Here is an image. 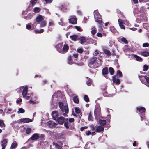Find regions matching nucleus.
Returning <instances> with one entry per match:
<instances>
[{
  "label": "nucleus",
  "instance_id": "obj_33",
  "mask_svg": "<svg viewBox=\"0 0 149 149\" xmlns=\"http://www.w3.org/2000/svg\"><path fill=\"white\" fill-rule=\"evenodd\" d=\"M104 53L108 56H110L111 55L110 52L107 49H104Z\"/></svg>",
  "mask_w": 149,
  "mask_h": 149
},
{
  "label": "nucleus",
  "instance_id": "obj_23",
  "mask_svg": "<svg viewBox=\"0 0 149 149\" xmlns=\"http://www.w3.org/2000/svg\"><path fill=\"white\" fill-rule=\"evenodd\" d=\"M78 40H80L81 42V44H83L86 41L85 38L83 36L78 37L77 38Z\"/></svg>",
  "mask_w": 149,
  "mask_h": 149
},
{
  "label": "nucleus",
  "instance_id": "obj_27",
  "mask_svg": "<svg viewBox=\"0 0 149 149\" xmlns=\"http://www.w3.org/2000/svg\"><path fill=\"white\" fill-rule=\"evenodd\" d=\"M17 145V143L16 141H14L11 144L10 148L15 149Z\"/></svg>",
  "mask_w": 149,
  "mask_h": 149
},
{
  "label": "nucleus",
  "instance_id": "obj_50",
  "mask_svg": "<svg viewBox=\"0 0 149 149\" xmlns=\"http://www.w3.org/2000/svg\"><path fill=\"white\" fill-rule=\"evenodd\" d=\"M143 77L146 80L147 82L148 83H149V78L146 76H143Z\"/></svg>",
  "mask_w": 149,
  "mask_h": 149
},
{
  "label": "nucleus",
  "instance_id": "obj_1",
  "mask_svg": "<svg viewBox=\"0 0 149 149\" xmlns=\"http://www.w3.org/2000/svg\"><path fill=\"white\" fill-rule=\"evenodd\" d=\"M94 16L95 18V21L98 23L100 25H102V24L103 23V22L101 17V16L97 10H96L94 11Z\"/></svg>",
  "mask_w": 149,
  "mask_h": 149
},
{
  "label": "nucleus",
  "instance_id": "obj_25",
  "mask_svg": "<svg viewBox=\"0 0 149 149\" xmlns=\"http://www.w3.org/2000/svg\"><path fill=\"white\" fill-rule=\"evenodd\" d=\"M99 123L101 126H104L106 123V121L105 120L100 119L99 121Z\"/></svg>",
  "mask_w": 149,
  "mask_h": 149
},
{
  "label": "nucleus",
  "instance_id": "obj_43",
  "mask_svg": "<svg viewBox=\"0 0 149 149\" xmlns=\"http://www.w3.org/2000/svg\"><path fill=\"white\" fill-rule=\"evenodd\" d=\"M31 132V129L29 127H27L26 130V132L27 134H29Z\"/></svg>",
  "mask_w": 149,
  "mask_h": 149
},
{
  "label": "nucleus",
  "instance_id": "obj_59",
  "mask_svg": "<svg viewBox=\"0 0 149 149\" xmlns=\"http://www.w3.org/2000/svg\"><path fill=\"white\" fill-rule=\"evenodd\" d=\"M79 54L77 53H76L75 54H74L73 56L75 58H78Z\"/></svg>",
  "mask_w": 149,
  "mask_h": 149
},
{
  "label": "nucleus",
  "instance_id": "obj_51",
  "mask_svg": "<svg viewBox=\"0 0 149 149\" xmlns=\"http://www.w3.org/2000/svg\"><path fill=\"white\" fill-rule=\"evenodd\" d=\"M77 51L79 53H81L83 52V49L82 48L78 49L77 50Z\"/></svg>",
  "mask_w": 149,
  "mask_h": 149
},
{
  "label": "nucleus",
  "instance_id": "obj_56",
  "mask_svg": "<svg viewBox=\"0 0 149 149\" xmlns=\"http://www.w3.org/2000/svg\"><path fill=\"white\" fill-rule=\"evenodd\" d=\"M88 128V127H87V126H84V127H82L80 128V130L81 131H83L84 129H87Z\"/></svg>",
  "mask_w": 149,
  "mask_h": 149
},
{
  "label": "nucleus",
  "instance_id": "obj_21",
  "mask_svg": "<svg viewBox=\"0 0 149 149\" xmlns=\"http://www.w3.org/2000/svg\"><path fill=\"white\" fill-rule=\"evenodd\" d=\"M71 124L70 123L68 122V119L67 118L65 121V123H64V126L67 129H68L69 127L71 126Z\"/></svg>",
  "mask_w": 149,
  "mask_h": 149
},
{
  "label": "nucleus",
  "instance_id": "obj_34",
  "mask_svg": "<svg viewBox=\"0 0 149 149\" xmlns=\"http://www.w3.org/2000/svg\"><path fill=\"white\" fill-rule=\"evenodd\" d=\"M110 29L111 31L113 33H116L117 31L114 27L113 26H111L110 27Z\"/></svg>",
  "mask_w": 149,
  "mask_h": 149
},
{
  "label": "nucleus",
  "instance_id": "obj_20",
  "mask_svg": "<svg viewBox=\"0 0 149 149\" xmlns=\"http://www.w3.org/2000/svg\"><path fill=\"white\" fill-rule=\"evenodd\" d=\"M69 22L72 24H76L77 23L76 18H72L69 19Z\"/></svg>",
  "mask_w": 149,
  "mask_h": 149
},
{
  "label": "nucleus",
  "instance_id": "obj_28",
  "mask_svg": "<svg viewBox=\"0 0 149 149\" xmlns=\"http://www.w3.org/2000/svg\"><path fill=\"white\" fill-rule=\"evenodd\" d=\"M141 54L144 56L146 57L149 56V53L147 52L144 51L141 52Z\"/></svg>",
  "mask_w": 149,
  "mask_h": 149
},
{
  "label": "nucleus",
  "instance_id": "obj_46",
  "mask_svg": "<svg viewBox=\"0 0 149 149\" xmlns=\"http://www.w3.org/2000/svg\"><path fill=\"white\" fill-rule=\"evenodd\" d=\"M74 28L78 31L81 32L82 31V30L81 29V28L79 26H75Z\"/></svg>",
  "mask_w": 149,
  "mask_h": 149
},
{
  "label": "nucleus",
  "instance_id": "obj_47",
  "mask_svg": "<svg viewBox=\"0 0 149 149\" xmlns=\"http://www.w3.org/2000/svg\"><path fill=\"white\" fill-rule=\"evenodd\" d=\"M26 28L29 30H30L31 28V26L29 24H28L26 25Z\"/></svg>",
  "mask_w": 149,
  "mask_h": 149
},
{
  "label": "nucleus",
  "instance_id": "obj_7",
  "mask_svg": "<svg viewBox=\"0 0 149 149\" xmlns=\"http://www.w3.org/2000/svg\"><path fill=\"white\" fill-rule=\"evenodd\" d=\"M95 68L98 67L102 65V61L101 59H99V57L97 59H95Z\"/></svg>",
  "mask_w": 149,
  "mask_h": 149
},
{
  "label": "nucleus",
  "instance_id": "obj_29",
  "mask_svg": "<svg viewBox=\"0 0 149 149\" xmlns=\"http://www.w3.org/2000/svg\"><path fill=\"white\" fill-rule=\"evenodd\" d=\"M73 100L74 103L78 104L79 103V100L77 96H75L73 97Z\"/></svg>",
  "mask_w": 149,
  "mask_h": 149
},
{
  "label": "nucleus",
  "instance_id": "obj_37",
  "mask_svg": "<svg viewBox=\"0 0 149 149\" xmlns=\"http://www.w3.org/2000/svg\"><path fill=\"white\" fill-rule=\"evenodd\" d=\"M40 10V9L39 7H35L33 9V12L35 13H38Z\"/></svg>",
  "mask_w": 149,
  "mask_h": 149
},
{
  "label": "nucleus",
  "instance_id": "obj_53",
  "mask_svg": "<svg viewBox=\"0 0 149 149\" xmlns=\"http://www.w3.org/2000/svg\"><path fill=\"white\" fill-rule=\"evenodd\" d=\"M69 121L70 123H72L74 121V119L73 118H70L68 120Z\"/></svg>",
  "mask_w": 149,
  "mask_h": 149
},
{
  "label": "nucleus",
  "instance_id": "obj_60",
  "mask_svg": "<svg viewBox=\"0 0 149 149\" xmlns=\"http://www.w3.org/2000/svg\"><path fill=\"white\" fill-rule=\"evenodd\" d=\"M116 54L115 53V51L114 49H112V51L111 55L112 56H115Z\"/></svg>",
  "mask_w": 149,
  "mask_h": 149
},
{
  "label": "nucleus",
  "instance_id": "obj_22",
  "mask_svg": "<svg viewBox=\"0 0 149 149\" xmlns=\"http://www.w3.org/2000/svg\"><path fill=\"white\" fill-rule=\"evenodd\" d=\"M94 58L93 57L94 59H97V58H98V56L100 55V53L99 52H98L97 50H96L94 52Z\"/></svg>",
  "mask_w": 149,
  "mask_h": 149
},
{
  "label": "nucleus",
  "instance_id": "obj_26",
  "mask_svg": "<svg viewBox=\"0 0 149 149\" xmlns=\"http://www.w3.org/2000/svg\"><path fill=\"white\" fill-rule=\"evenodd\" d=\"M7 139H3V140L1 141V146H6L7 145Z\"/></svg>",
  "mask_w": 149,
  "mask_h": 149
},
{
  "label": "nucleus",
  "instance_id": "obj_4",
  "mask_svg": "<svg viewBox=\"0 0 149 149\" xmlns=\"http://www.w3.org/2000/svg\"><path fill=\"white\" fill-rule=\"evenodd\" d=\"M67 118L63 116H60L58 117V118L56 120L59 124L63 125L65 123Z\"/></svg>",
  "mask_w": 149,
  "mask_h": 149
},
{
  "label": "nucleus",
  "instance_id": "obj_11",
  "mask_svg": "<svg viewBox=\"0 0 149 149\" xmlns=\"http://www.w3.org/2000/svg\"><path fill=\"white\" fill-rule=\"evenodd\" d=\"M62 44L61 43H60L56 45L55 46V47L58 52L61 53L62 50Z\"/></svg>",
  "mask_w": 149,
  "mask_h": 149
},
{
  "label": "nucleus",
  "instance_id": "obj_62",
  "mask_svg": "<svg viewBox=\"0 0 149 149\" xmlns=\"http://www.w3.org/2000/svg\"><path fill=\"white\" fill-rule=\"evenodd\" d=\"M22 100L21 98L19 99V100H17L16 102L17 104H19L20 102H22Z\"/></svg>",
  "mask_w": 149,
  "mask_h": 149
},
{
  "label": "nucleus",
  "instance_id": "obj_5",
  "mask_svg": "<svg viewBox=\"0 0 149 149\" xmlns=\"http://www.w3.org/2000/svg\"><path fill=\"white\" fill-rule=\"evenodd\" d=\"M136 109L139 114L143 115L144 114L146 111V109L145 107H137Z\"/></svg>",
  "mask_w": 149,
  "mask_h": 149
},
{
  "label": "nucleus",
  "instance_id": "obj_40",
  "mask_svg": "<svg viewBox=\"0 0 149 149\" xmlns=\"http://www.w3.org/2000/svg\"><path fill=\"white\" fill-rule=\"evenodd\" d=\"M88 119L89 121H92L93 120V118L92 117V115H91V112H90V113L89 114L88 117Z\"/></svg>",
  "mask_w": 149,
  "mask_h": 149
},
{
  "label": "nucleus",
  "instance_id": "obj_57",
  "mask_svg": "<svg viewBox=\"0 0 149 149\" xmlns=\"http://www.w3.org/2000/svg\"><path fill=\"white\" fill-rule=\"evenodd\" d=\"M97 36L98 37H102V34L101 33H99V32H98L97 34Z\"/></svg>",
  "mask_w": 149,
  "mask_h": 149
},
{
  "label": "nucleus",
  "instance_id": "obj_14",
  "mask_svg": "<svg viewBox=\"0 0 149 149\" xmlns=\"http://www.w3.org/2000/svg\"><path fill=\"white\" fill-rule=\"evenodd\" d=\"M21 122L24 123H27L32 121V120L31 119L28 118H24L21 119L20 120Z\"/></svg>",
  "mask_w": 149,
  "mask_h": 149
},
{
  "label": "nucleus",
  "instance_id": "obj_64",
  "mask_svg": "<svg viewBox=\"0 0 149 149\" xmlns=\"http://www.w3.org/2000/svg\"><path fill=\"white\" fill-rule=\"evenodd\" d=\"M72 57L71 55L69 56L68 58V61H71L72 60Z\"/></svg>",
  "mask_w": 149,
  "mask_h": 149
},
{
  "label": "nucleus",
  "instance_id": "obj_45",
  "mask_svg": "<svg viewBox=\"0 0 149 149\" xmlns=\"http://www.w3.org/2000/svg\"><path fill=\"white\" fill-rule=\"evenodd\" d=\"M143 68V71H146L149 68L148 67L146 64L144 65Z\"/></svg>",
  "mask_w": 149,
  "mask_h": 149
},
{
  "label": "nucleus",
  "instance_id": "obj_36",
  "mask_svg": "<svg viewBox=\"0 0 149 149\" xmlns=\"http://www.w3.org/2000/svg\"><path fill=\"white\" fill-rule=\"evenodd\" d=\"M109 73L111 75H113L114 74V71L113 68L111 67L109 68Z\"/></svg>",
  "mask_w": 149,
  "mask_h": 149
},
{
  "label": "nucleus",
  "instance_id": "obj_19",
  "mask_svg": "<svg viewBox=\"0 0 149 149\" xmlns=\"http://www.w3.org/2000/svg\"><path fill=\"white\" fill-rule=\"evenodd\" d=\"M102 73L103 75L106 77V75L108 74V68L107 67L104 68L102 70Z\"/></svg>",
  "mask_w": 149,
  "mask_h": 149
},
{
  "label": "nucleus",
  "instance_id": "obj_32",
  "mask_svg": "<svg viewBox=\"0 0 149 149\" xmlns=\"http://www.w3.org/2000/svg\"><path fill=\"white\" fill-rule=\"evenodd\" d=\"M44 30L43 29H41L40 30H35L34 32L36 34L41 33L43 32Z\"/></svg>",
  "mask_w": 149,
  "mask_h": 149
},
{
  "label": "nucleus",
  "instance_id": "obj_31",
  "mask_svg": "<svg viewBox=\"0 0 149 149\" xmlns=\"http://www.w3.org/2000/svg\"><path fill=\"white\" fill-rule=\"evenodd\" d=\"M134 57L136 58V59L137 61H142L143 60L142 58L136 55H134Z\"/></svg>",
  "mask_w": 149,
  "mask_h": 149
},
{
  "label": "nucleus",
  "instance_id": "obj_2",
  "mask_svg": "<svg viewBox=\"0 0 149 149\" xmlns=\"http://www.w3.org/2000/svg\"><path fill=\"white\" fill-rule=\"evenodd\" d=\"M59 107L62 112H65L66 113H68L69 111L68 107V105L64 106L63 104L61 102L58 103Z\"/></svg>",
  "mask_w": 149,
  "mask_h": 149
},
{
  "label": "nucleus",
  "instance_id": "obj_6",
  "mask_svg": "<svg viewBox=\"0 0 149 149\" xmlns=\"http://www.w3.org/2000/svg\"><path fill=\"white\" fill-rule=\"evenodd\" d=\"M39 136L38 134L35 133L33 134L31 137L28 140V141H30L31 140H35L39 138Z\"/></svg>",
  "mask_w": 149,
  "mask_h": 149
},
{
  "label": "nucleus",
  "instance_id": "obj_63",
  "mask_svg": "<svg viewBox=\"0 0 149 149\" xmlns=\"http://www.w3.org/2000/svg\"><path fill=\"white\" fill-rule=\"evenodd\" d=\"M106 89H107V87L105 86H102V88H101V89L103 91H105V90H106Z\"/></svg>",
  "mask_w": 149,
  "mask_h": 149
},
{
  "label": "nucleus",
  "instance_id": "obj_55",
  "mask_svg": "<svg viewBox=\"0 0 149 149\" xmlns=\"http://www.w3.org/2000/svg\"><path fill=\"white\" fill-rule=\"evenodd\" d=\"M53 0H44L46 3H50Z\"/></svg>",
  "mask_w": 149,
  "mask_h": 149
},
{
  "label": "nucleus",
  "instance_id": "obj_41",
  "mask_svg": "<svg viewBox=\"0 0 149 149\" xmlns=\"http://www.w3.org/2000/svg\"><path fill=\"white\" fill-rule=\"evenodd\" d=\"M117 74L118 76L119 77H121L122 76L123 74L121 72L120 70H118L117 71Z\"/></svg>",
  "mask_w": 149,
  "mask_h": 149
},
{
  "label": "nucleus",
  "instance_id": "obj_58",
  "mask_svg": "<svg viewBox=\"0 0 149 149\" xmlns=\"http://www.w3.org/2000/svg\"><path fill=\"white\" fill-rule=\"evenodd\" d=\"M90 127L92 129V131H94L95 130V128L94 126L93 125H91L90 126Z\"/></svg>",
  "mask_w": 149,
  "mask_h": 149
},
{
  "label": "nucleus",
  "instance_id": "obj_30",
  "mask_svg": "<svg viewBox=\"0 0 149 149\" xmlns=\"http://www.w3.org/2000/svg\"><path fill=\"white\" fill-rule=\"evenodd\" d=\"M6 125L3 120H0V127L1 128H4Z\"/></svg>",
  "mask_w": 149,
  "mask_h": 149
},
{
  "label": "nucleus",
  "instance_id": "obj_52",
  "mask_svg": "<svg viewBox=\"0 0 149 149\" xmlns=\"http://www.w3.org/2000/svg\"><path fill=\"white\" fill-rule=\"evenodd\" d=\"M86 84L88 86H90L91 85L92 82L91 80H88L87 81Z\"/></svg>",
  "mask_w": 149,
  "mask_h": 149
},
{
  "label": "nucleus",
  "instance_id": "obj_38",
  "mask_svg": "<svg viewBox=\"0 0 149 149\" xmlns=\"http://www.w3.org/2000/svg\"><path fill=\"white\" fill-rule=\"evenodd\" d=\"M84 100L86 102H88L89 101V99L88 96L85 95L84 96Z\"/></svg>",
  "mask_w": 149,
  "mask_h": 149
},
{
  "label": "nucleus",
  "instance_id": "obj_12",
  "mask_svg": "<svg viewBox=\"0 0 149 149\" xmlns=\"http://www.w3.org/2000/svg\"><path fill=\"white\" fill-rule=\"evenodd\" d=\"M112 80L113 82L116 85H119L120 84V81L119 79H116L115 76H113Z\"/></svg>",
  "mask_w": 149,
  "mask_h": 149
},
{
  "label": "nucleus",
  "instance_id": "obj_9",
  "mask_svg": "<svg viewBox=\"0 0 149 149\" xmlns=\"http://www.w3.org/2000/svg\"><path fill=\"white\" fill-rule=\"evenodd\" d=\"M69 49V46L68 44L65 43L63 46L61 53H66L68 50Z\"/></svg>",
  "mask_w": 149,
  "mask_h": 149
},
{
  "label": "nucleus",
  "instance_id": "obj_24",
  "mask_svg": "<svg viewBox=\"0 0 149 149\" xmlns=\"http://www.w3.org/2000/svg\"><path fill=\"white\" fill-rule=\"evenodd\" d=\"M78 35H74L70 36V38L71 40L73 41H75L77 40V39L78 38Z\"/></svg>",
  "mask_w": 149,
  "mask_h": 149
},
{
  "label": "nucleus",
  "instance_id": "obj_18",
  "mask_svg": "<svg viewBox=\"0 0 149 149\" xmlns=\"http://www.w3.org/2000/svg\"><path fill=\"white\" fill-rule=\"evenodd\" d=\"M118 21L120 28L125 30V27L123 24L122 20L121 19H119L118 20Z\"/></svg>",
  "mask_w": 149,
  "mask_h": 149
},
{
  "label": "nucleus",
  "instance_id": "obj_15",
  "mask_svg": "<svg viewBox=\"0 0 149 149\" xmlns=\"http://www.w3.org/2000/svg\"><path fill=\"white\" fill-rule=\"evenodd\" d=\"M95 59L93 60H91L88 63V66L89 67L93 68H95Z\"/></svg>",
  "mask_w": 149,
  "mask_h": 149
},
{
  "label": "nucleus",
  "instance_id": "obj_39",
  "mask_svg": "<svg viewBox=\"0 0 149 149\" xmlns=\"http://www.w3.org/2000/svg\"><path fill=\"white\" fill-rule=\"evenodd\" d=\"M75 113L77 114L80 113L81 112V110L78 107H76L74 109Z\"/></svg>",
  "mask_w": 149,
  "mask_h": 149
},
{
  "label": "nucleus",
  "instance_id": "obj_49",
  "mask_svg": "<svg viewBox=\"0 0 149 149\" xmlns=\"http://www.w3.org/2000/svg\"><path fill=\"white\" fill-rule=\"evenodd\" d=\"M143 47H146L149 46V44L148 43H145L143 44Z\"/></svg>",
  "mask_w": 149,
  "mask_h": 149
},
{
  "label": "nucleus",
  "instance_id": "obj_16",
  "mask_svg": "<svg viewBox=\"0 0 149 149\" xmlns=\"http://www.w3.org/2000/svg\"><path fill=\"white\" fill-rule=\"evenodd\" d=\"M28 91L27 86H26L24 88L22 91V95L23 97H25L26 96Z\"/></svg>",
  "mask_w": 149,
  "mask_h": 149
},
{
  "label": "nucleus",
  "instance_id": "obj_61",
  "mask_svg": "<svg viewBox=\"0 0 149 149\" xmlns=\"http://www.w3.org/2000/svg\"><path fill=\"white\" fill-rule=\"evenodd\" d=\"M91 132L90 131H86V135L87 136H89L91 134Z\"/></svg>",
  "mask_w": 149,
  "mask_h": 149
},
{
  "label": "nucleus",
  "instance_id": "obj_54",
  "mask_svg": "<svg viewBox=\"0 0 149 149\" xmlns=\"http://www.w3.org/2000/svg\"><path fill=\"white\" fill-rule=\"evenodd\" d=\"M54 25V24L53 22H49V27L51 26H53Z\"/></svg>",
  "mask_w": 149,
  "mask_h": 149
},
{
  "label": "nucleus",
  "instance_id": "obj_35",
  "mask_svg": "<svg viewBox=\"0 0 149 149\" xmlns=\"http://www.w3.org/2000/svg\"><path fill=\"white\" fill-rule=\"evenodd\" d=\"M25 111L22 108H19L18 109V111H17V113L18 114L20 113H24Z\"/></svg>",
  "mask_w": 149,
  "mask_h": 149
},
{
  "label": "nucleus",
  "instance_id": "obj_13",
  "mask_svg": "<svg viewBox=\"0 0 149 149\" xmlns=\"http://www.w3.org/2000/svg\"><path fill=\"white\" fill-rule=\"evenodd\" d=\"M47 123L49 127L50 128L55 127L56 125V124L54 122L51 121H48L47 122Z\"/></svg>",
  "mask_w": 149,
  "mask_h": 149
},
{
  "label": "nucleus",
  "instance_id": "obj_3",
  "mask_svg": "<svg viewBox=\"0 0 149 149\" xmlns=\"http://www.w3.org/2000/svg\"><path fill=\"white\" fill-rule=\"evenodd\" d=\"M44 19L42 16L41 15H39L37 16L34 20V22L33 24H32V25H33L40 23V22H42Z\"/></svg>",
  "mask_w": 149,
  "mask_h": 149
},
{
  "label": "nucleus",
  "instance_id": "obj_17",
  "mask_svg": "<svg viewBox=\"0 0 149 149\" xmlns=\"http://www.w3.org/2000/svg\"><path fill=\"white\" fill-rule=\"evenodd\" d=\"M104 128L103 127L101 126H98L95 130L96 132H101L104 131Z\"/></svg>",
  "mask_w": 149,
  "mask_h": 149
},
{
  "label": "nucleus",
  "instance_id": "obj_8",
  "mask_svg": "<svg viewBox=\"0 0 149 149\" xmlns=\"http://www.w3.org/2000/svg\"><path fill=\"white\" fill-rule=\"evenodd\" d=\"M37 0H31L30 1V3L27 8L28 10H31L36 3Z\"/></svg>",
  "mask_w": 149,
  "mask_h": 149
},
{
  "label": "nucleus",
  "instance_id": "obj_44",
  "mask_svg": "<svg viewBox=\"0 0 149 149\" xmlns=\"http://www.w3.org/2000/svg\"><path fill=\"white\" fill-rule=\"evenodd\" d=\"M121 41L125 44H127L128 43V41L124 37H123L121 39Z\"/></svg>",
  "mask_w": 149,
  "mask_h": 149
},
{
  "label": "nucleus",
  "instance_id": "obj_48",
  "mask_svg": "<svg viewBox=\"0 0 149 149\" xmlns=\"http://www.w3.org/2000/svg\"><path fill=\"white\" fill-rule=\"evenodd\" d=\"M96 30L95 28L94 29H93L91 31V33L93 35H94L96 33Z\"/></svg>",
  "mask_w": 149,
  "mask_h": 149
},
{
  "label": "nucleus",
  "instance_id": "obj_10",
  "mask_svg": "<svg viewBox=\"0 0 149 149\" xmlns=\"http://www.w3.org/2000/svg\"><path fill=\"white\" fill-rule=\"evenodd\" d=\"M58 111H53L52 113L53 118L55 121L58 117Z\"/></svg>",
  "mask_w": 149,
  "mask_h": 149
},
{
  "label": "nucleus",
  "instance_id": "obj_42",
  "mask_svg": "<svg viewBox=\"0 0 149 149\" xmlns=\"http://www.w3.org/2000/svg\"><path fill=\"white\" fill-rule=\"evenodd\" d=\"M46 22L45 21H43L41 23L40 26L41 27H43L46 26Z\"/></svg>",
  "mask_w": 149,
  "mask_h": 149
}]
</instances>
